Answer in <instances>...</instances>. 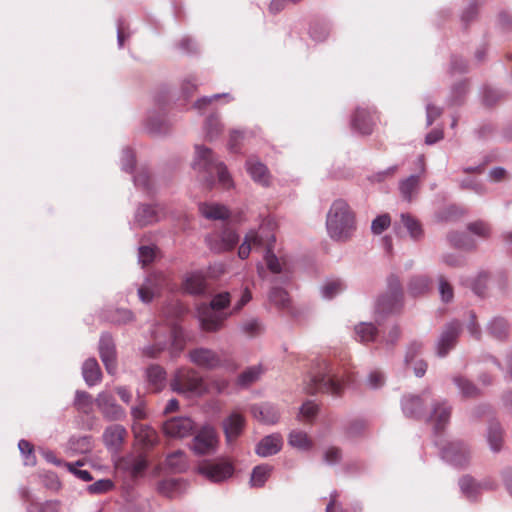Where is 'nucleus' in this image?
Masks as SVG:
<instances>
[{
    "instance_id": "obj_1",
    "label": "nucleus",
    "mask_w": 512,
    "mask_h": 512,
    "mask_svg": "<svg viewBox=\"0 0 512 512\" xmlns=\"http://www.w3.org/2000/svg\"><path fill=\"white\" fill-rule=\"evenodd\" d=\"M275 241L272 223L264 222L258 229L250 230L246 234L238 249V256L244 260L249 257L251 251L263 252L268 269L274 274L281 273L282 265L279 258L273 253Z\"/></svg>"
},
{
    "instance_id": "obj_11",
    "label": "nucleus",
    "mask_w": 512,
    "mask_h": 512,
    "mask_svg": "<svg viewBox=\"0 0 512 512\" xmlns=\"http://www.w3.org/2000/svg\"><path fill=\"white\" fill-rule=\"evenodd\" d=\"M94 402L104 419L108 421H121L126 418L125 409L117 403L111 393L106 391L100 392Z\"/></svg>"
},
{
    "instance_id": "obj_38",
    "label": "nucleus",
    "mask_w": 512,
    "mask_h": 512,
    "mask_svg": "<svg viewBox=\"0 0 512 512\" xmlns=\"http://www.w3.org/2000/svg\"><path fill=\"white\" fill-rule=\"evenodd\" d=\"M199 209L205 218L211 220H224L230 216L229 210L220 204L203 203Z\"/></svg>"
},
{
    "instance_id": "obj_64",
    "label": "nucleus",
    "mask_w": 512,
    "mask_h": 512,
    "mask_svg": "<svg viewBox=\"0 0 512 512\" xmlns=\"http://www.w3.org/2000/svg\"><path fill=\"white\" fill-rule=\"evenodd\" d=\"M27 511L28 512H58L57 505L53 502L31 504L28 507Z\"/></svg>"
},
{
    "instance_id": "obj_44",
    "label": "nucleus",
    "mask_w": 512,
    "mask_h": 512,
    "mask_svg": "<svg viewBox=\"0 0 512 512\" xmlns=\"http://www.w3.org/2000/svg\"><path fill=\"white\" fill-rule=\"evenodd\" d=\"M206 138L209 140L216 139L223 130V125L220 122L218 115L211 114L207 117L204 124Z\"/></svg>"
},
{
    "instance_id": "obj_40",
    "label": "nucleus",
    "mask_w": 512,
    "mask_h": 512,
    "mask_svg": "<svg viewBox=\"0 0 512 512\" xmlns=\"http://www.w3.org/2000/svg\"><path fill=\"white\" fill-rule=\"evenodd\" d=\"M273 471V467L268 464H260L253 468L250 485L254 488L263 487Z\"/></svg>"
},
{
    "instance_id": "obj_36",
    "label": "nucleus",
    "mask_w": 512,
    "mask_h": 512,
    "mask_svg": "<svg viewBox=\"0 0 512 512\" xmlns=\"http://www.w3.org/2000/svg\"><path fill=\"white\" fill-rule=\"evenodd\" d=\"M487 442L493 452H499L503 444V431L498 421L491 420L487 428Z\"/></svg>"
},
{
    "instance_id": "obj_31",
    "label": "nucleus",
    "mask_w": 512,
    "mask_h": 512,
    "mask_svg": "<svg viewBox=\"0 0 512 512\" xmlns=\"http://www.w3.org/2000/svg\"><path fill=\"white\" fill-rule=\"evenodd\" d=\"M470 234L480 235L479 222L469 224L466 233H451L448 238L453 246L457 248L468 249L473 246V241L470 238Z\"/></svg>"
},
{
    "instance_id": "obj_35",
    "label": "nucleus",
    "mask_w": 512,
    "mask_h": 512,
    "mask_svg": "<svg viewBox=\"0 0 512 512\" xmlns=\"http://www.w3.org/2000/svg\"><path fill=\"white\" fill-rule=\"evenodd\" d=\"M459 487L462 495L469 501H476L480 493L478 481L470 475H464L459 479Z\"/></svg>"
},
{
    "instance_id": "obj_62",
    "label": "nucleus",
    "mask_w": 512,
    "mask_h": 512,
    "mask_svg": "<svg viewBox=\"0 0 512 512\" xmlns=\"http://www.w3.org/2000/svg\"><path fill=\"white\" fill-rule=\"evenodd\" d=\"M82 463L80 461H77L75 464L72 463H65V466L68 468V470L73 473L77 478L81 479L82 481L89 482L93 479L92 475L87 470L79 469L78 466H81Z\"/></svg>"
},
{
    "instance_id": "obj_51",
    "label": "nucleus",
    "mask_w": 512,
    "mask_h": 512,
    "mask_svg": "<svg viewBox=\"0 0 512 512\" xmlns=\"http://www.w3.org/2000/svg\"><path fill=\"white\" fill-rule=\"evenodd\" d=\"M127 468L134 477L140 476L148 466L147 459L143 455L132 456L126 461Z\"/></svg>"
},
{
    "instance_id": "obj_50",
    "label": "nucleus",
    "mask_w": 512,
    "mask_h": 512,
    "mask_svg": "<svg viewBox=\"0 0 512 512\" xmlns=\"http://www.w3.org/2000/svg\"><path fill=\"white\" fill-rule=\"evenodd\" d=\"M430 279L427 276L419 275L411 278L409 282V292L414 295H421L428 291L430 286Z\"/></svg>"
},
{
    "instance_id": "obj_34",
    "label": "nucleus",
    "mask_w": 512,
    "mask_h": 512,
    "mask_svg": "<svg viewBox=\"0 0 512 512\" xmlns=\"http://www.w3.org/2000/svg\"><path fill=\"white\" fill-rule=\"evenodd\" d=\"M132 430L137 441L143 446L152 447L156 443V432L150 426L141 423H134Z\"/></svg>"
},
{
    "instance_id": "obj_57",
    "label": "nucleus",
    "mask_w": 512,
    "mask_h": 512,
    "mask_svg": "<svg viewBox=\"0 0 512 512\" xmlns=\"http://www.w3.org/2000/svg\"><path fill=\"white\" fill-rule=\"evenodd\" d=\"M366 421L360 418L353 419L347 424L345 431L350 437L360 435L366 428Z\"/></svg>"
},
{
    "instance_id": "obj_3",
    "label": "nucleus",
    "mask_w": 512,
    "mask_h": 512,
    "mask_svg": "<svg viewBox=\"0 0 512 512\" xmlns=\"http://www.w3.org/2000/svg\"><path fill=\"white\" fill-rule=\"evenodd\" d=\"M326 229L334 241L345 242L352 237L356 229L355 214L344 199L333 201L326 216Z\"/></svg>"
},
{
    "instance_id": "obj_20",
    "label": "nucleus",
    "mask_w": 512,
    "mask_h": 512,
    "mask_svg": "<svg viewBox=\"0 0 512 512\" xmlns=\"http://www.w3.org/2000/svg\"><path fill=\"white\" fill-rule=\"evenodd\" d=\"M99 354L107 373L114 374L117 369L115 343L110 334L104 333L99 340Z\"/></svg>"
},
{
    "instance_id": "obj_23",
    "label": "nucleus",
    "mask_w": 512,
    "mask_h": 512,
    "mask_svg": "<svg viewBox=\"0 0 512 512\" xmlns=\"http://www.w3.org/2000/svg\"><path fill=\"white\" fill-rule=\"evenodd\" d=\"M161 209L149 204H141L135 211L132 225L134 227H145L160 220Z\"/></svg>"
},
{
    "instance_id": "obj_6",
    "label": "nucleus",
    "mask_w": 512,
    "mask_h": 512,
    "mask_svg": "<svg viewBox=\"0 0 512 512\" xmlns=\"http://www.w3.org/2000/svg\"><path fill=\"white\" fill-rule=\"evenodd\" d=\"M305 389L309 394L320 392L339 396L343 390V384L336 377L330 365L323 361L321 367L311 375Z\"/></svg>"
},
{
    "instance_id": "obj_4",
    "label": "nucleus",
    "mask_w": 512,
    "mask_h": 512,
    "mask_svg": "<svg viewBox=\"0 0 512 512\" xmlns=\"http://www.w3.org/2000/svg\"><path fill=\"white\" fill-rule=\"evenodd\" d=\"M154 344L144 348L149 357H157L165 349H169L172 358H177L185 347V337L182 328L175 324L157 326L153 331Z\"/></svg>"
},
{
    "instance_id": "obj_56",
    "label": "nucleus",
    "mask_w": 512,
    "mask_h": 512,
    "mask_svg": "<svg viewBox=\"0 0 512 512\" xmlns=\"http://www.w3.org/2000/svg\"><path fill=\"white\" fill-rule=\"evenodd\" d=\"M439 293L441 300L445 303H449L453 300L454 291L452 285L443 277H439Z\"/></svg>"
},
{
    "instance_id": "obj_19",
    "label": "nucleus",
    "mask_w": 512,
    "mask_h": 512,
    "mask_svg": "<svg viewBox=\"0 0 512 512\" xmlns=\"http://www.w3.org/2000/svg\"><path fill=\"white\" fill-rule=\"evenodd\" d=\"M194 429L193 420L185 416L170 418L163 424L164 434L173 438L187 437L192 434Z\"/></svg>"
},
{
    "instance_id": "obj_12",
    "label": "nucleus",
    "mask_w": 512,
    "mask_h": 512,
    "mask_svg": "<svg viewBox=\"0 0 512 512\" xmlns=\"http://www.w3.org/2000/svg\"><path fill=\"white\" fill-rule=\"evenodd\" d=\"M188 359L197 367L205 370H214L223 366V359L220 354L206 347H197L190 350Z\"/></svg>"
},
{
    "instance_id": "obj_41",
    "label": "nucleus",
    "mask_w": 512,
    "mask_h": 512,
    "mask_svg": "<svg viewBox=\"0 0 512 512\" xmlns=\"http://www.w3.org/2000/svg\"><path fill=\"white\" fill-rule=\"evenodd\" d=\"M400 221L413 240H419L423 236V230L420 222L412 215L408 213H402L400 216Z\"/></svg>"
},
{
    "instance_id": "obj_5",
    "label": "nucleus",
    "mask_w": 512,
    "mask_h": 512,
    "mask_svg": "<svg viewBox=\"0 0 512 512\" xmlns=\"http://www.w3.org/2000/svg\"><path fill=\"white\" fill-rule=\"evenodd\" d=\"M230 301V293L221 292L212 298L209 305H199L197 314L201 328L207 332H215L221 329L227 315L220 313V311L228 307Z\"/></svg>"
},
{
    "instance_id": "obj_43",
    "label": "nucleus",
    "mask_w": 512,
    "mask_h": 512,
    "mask_svg": "<svg viewBox=\"0 0 512 512\" xmlns=\"http://www.w3.org/2000/svg\"><path fill=\"white\" fill-rule=\"evenodd\" d=\"M288 443L294 448L307 451L312 447V441L308 435L300 430H292L288 437Z\"/></svg>"
},
{
    "instance_id": "obj_22",
    "label": "nucleus",
    "mask_w": 512,
    "mask_h": 512,
    "mask_svg": "<svg viewBox=\"0 0 512 512\" xmlns=\"http://www.w3.org/2000/svg\"><path fill=\"white\" fill-rule=\"evenodd\" d=\"M250 412L254 419L265 425L276 424L280 418L279 409L268 402L252 405Z\"/></svg>"
},
{
    "instance_id": "obj_7",
    "label": "nucleus",
    "mask_w": 512,
    "mask_h": 512,
    "mask_svg": "<svg viewBox=\"0 0 512 512\" xmlns=\"http://www.w3.org/2000/svg\"><path fill=\"white\" fill-rule=\"evenodd\" d=\"M170 387L174 392L185 396H200L206 392L202 377L191 368H179L174 373Z\"/></svg>"
},
{
    "instance_id": "obj_53",
    "label": "nucleus",
    "mask_w": 512,
    "mask_h": 512,
    "mask_svg": "<svg viewBox=\"0 0 512 512\" xmlns=\"http://www.w3.org/2000/svg\"><path fill=\"white\" fill-rule=\"evenodd\" d=\"M269 300L278 308L285 309L289 306L290 299L288 293L279 287H273L269 292Z\"/></svg>"
},
{
    "instance_id": "obj_52",
    "label": "nucleus",
    "mask_w": 512,
    "mask_h": 512,
    "mask_svg": "<svg viewBox=\"0 0 512 512\" xmlns=\"http://www.w3.org/2000/svg\"><path fill=\"white\" fill-rule=\"evenodd\" d=\"M69 448L76 453H87L92 448V437L88 435L72 437L69 440Z\"/></svg>"
},
{
    "instance_id": "obj_61",
    "label": "nucleus",
    "mask_w": 512,
    "mask_h": 512,
    "mask_svg": "<svg viewBox=\"0 0 512 512\" xmlns=\"http://www.w3.org/2000/svg\"><path fill=\"white\" fill-rule=\"evenodd\" d=\"M135 165V154L130 148H125L122 151L121 167L123 171L131 173Z\"/></svg>"
},
{
    "instance_id": "obj_54",
    "label": "nucleus",
    "mask_w": 512,
    "mask_h": 512,
    "mask_svg": "<svg viewBox=\"0 0 512 512\" xmlns=\"http://www.w3.org/2000/svg\"><path fill=\"white\" fill-rule=\"evenodd\" d=\"M455 384L459 388V391L463 398L472 399L478 396V388L471 382L462 378H456Z\"/></svg>"
},
{
    "instance_id": "obj_9",
    "label": "nucleus",
    "mask_w": 512,
    "mask_h": 512,
    "mask_svg": "<svg viewBox=\"0 0 512 512\" xmlns=\"http://www.w3.org/2000/svg\"><path fill=\"white\" fill-rule=\"evenodd\" d=\"M218 443L216 429L211 425H204L195 434L191 448L197 455H209L216 452Z\"/></svg>"
},
{
    "instance_id": "obj_13",
    "label": "nucleus",
    "mask_w": 512,
    "mask_h": 512,
    "mask_svg": "<svg viewBox=\"0 0 512 512\" xmlns=\"http://www.w3.org/2000/svg\"><path fill=\"white\" fill-rule=\"evenodd\" d=\"M431 398V389H424L420 395H407L402 398L401 405L405 416L421 419L426 416V402Z\"/></svg>"
},
{
    "instance_id": "obj_8",
    "label": "nucleus",
    "mask_w": 512,
    "mask_h": 512,
    "mask_svg": "<svg viewBox=\"0 0 512 512\" xmlns=\"http://www.w3.org/2000/svg\"><path fill=\"white\" fill-rule=\"evenodd\" d=\"M403 306V291L400 280L397 276L391 275L388 278V290L380 296L376 304V312L379 314H390L400 311Z\"/></svg>"
},
{
    "instance_id": "obj_28",
    "label": "nucleus",
    "mask_w": 512,
    "mask_h": 512,
    "mask_svg": "<svg viewBox=\"0 0 512 512\" xmlns=\"http://www.w3.org/2000/svg\"><path fill=\"white\" fill-rule=\"evenodd\" d=\"M246 169L251 178L262 186H268L270 183L269 171L257 158H249L246 161Z\"/></svg>"
},
{
    "instance_id": "obj_37",
    "label": "nucleus",
    "mask_w": 512,
    "mask_h": 512,
    "mask_svg": "<svg viewBox=\"0 0 512 512\" xmlns=\"http://www.w3.org/2000/svg\"><path fill=\"white\" fill-rule=\"evenodd\" d=\"M420 184L419 175H410L399 183V191L404 200L411 202L418 193Z\"/></svg>"
},
{
    "instance_id": "obj_16",
    "label": "nucleus",
    "mask_w": 512,
    "mask_h": 512,
    "mask_svg": "<svg viewBox=\"0 0 512 512\" xmlns=\"http://www.w3.org/2000/svg\"><path fill=\"white\" fill-rule=\"evenodd\" d=\"M460 331L461 323L458 320H453L445 325L436 344V352L439 357H445L455 347Z\"/></svg>"
},
{
    "instance_id": "obj_21",
    "label": "nucleus",
    "mask_w": 512,
    "mask_h": 512,
    "mask_svg": "<svg viewBox=\"0 0 512 512\" xmlns=\"http://www.w3.org/2000/svg\"><path fill=\"white\" fill-rule=\"evenodd\" d=\"M127 436V430L120 424H112L105 428L102 438L108 450L118 452Z\"/></svg>"
},
{
    "instance_id": "obj_33",
    "label": "nucleus",
    "mask_w": 512,
    "mask_h": 512,
    "mask_svg": "<svg viewBox=\"0 0 512 512\" xmlns=\"http://www.w3.org/2000/svg\"><path fill=\"white\" fill-rule=\"evenodd\" d=\"M82 376L85 383L89 386H95L101 381L100 366L95 358H88L82 365Z\"/></svg>"
},
{
    "instance_id": "obj_2",
    "label": "nucleus",
    "mask_w": 512,
    "mask_h": 512,
    "mask_svg": "<svg viewBox=\"0 0 512 512\" xmlns=\"http://www.w3.org/2000/svg\"><path fill=\"white\" fill-rule=\"evenodd\" d=\"M192 167L200 174L201 179L208 188H212L216 182L224 188L232 186L230 174L224 163L216 157L210 148L204 145H195Z\"/></svg>"
},
{
    "instance_id": "obj_27",
    "label": "nucleus",
    "mask_w": 512,
    "mask_h": 512,
    "mask_svg": "<svg viewBox=\"0 0 512 512\" xmlns=\"http://www.w3.org/2000/svg\"><path fill=\"white\" fill-rule=\"evenodd\" d=\"M169 123L162 111H150L148 113L145 128L153 135H163L169 131Z\"/></svg>"
},
{
    "instance_id": "obj_14",
    "label": "nucleus",
    "mask_w": 512,
    "mask_h": 512,
    "mask_svg": "<svg viewBox=\"0 0 512 512\" xmlns=\"http://www.w3.org/2000/svg\"><path fill=\"white\" fill-rule=\"evenodd\" d=\"M441 456L453 466L464 467L470 460V450L463 441L453 440L441 449Z\"/></svg>"
},
{
    "instance_id": "obj_15",
    "label": "nucleus",
    "mask_w": 512,
    "mask_h": 512,
    "mask_svg": "<svg viewBox=\"0 0 512 512\" xmlns=\"http://www.w3.org/2000/svg\"><path fill=\"white\" fill-rule=\"evenodd\" d=\"M246 426V418L243 413L234 410L222 421L226 443L231 446L243 433Z\"/></svg>"
},
{
    "instance_id": "obj_48",
    "label": "nucleus",
    "mask_w": 512,
    "mask_h": 512,
    "mask_svg": "<svg viewBox=\"0 0 512 512\" xmlns=\"http://www.w3.org/2000/svg\"><path fill=\"white\" fill-rule=\"evenodd\" d=\"M134 185L146 192L147 194H150L153 192V182L151 179V174L147 169H140L137 174L133 178Z\"/></svg>"
},
{
    "instance_id": "obj_59",
    "label": "nucleus",
    "mask_w": 512,
    "mask_h": 512,
    "mask_svg": "<svg viewBox=\"0 0 512 512\" xmlns=\"http://www.w3.org/2000/svg\"><path fill=\"white\" fill-rule=\"evenodd\" d=\"M390 223L391 219L388 214L379 215L372 221L371 230L374 234H381L389 227Z\"/></svg>"
},
{
    "instance_id": "obj_24",
    "label": "nucleus",
    "mask_w": 512,
    "mask_h": 512,
    "mask_svg": "<svg viewBox=\"0 0 512 512\" xmlns=\"http://www.w3.org/2000/svg\"><path fill=\"white\" fill-rule=\"evenodd\" d=\"M164 284V276L160 274L149 275L145 282L138 288L139 299L143 303H150L156 294L160 292Z\"/></svg>"
},
{
    "instance_id": "obj_46",
    "label": "nucleus",
    "mask_w": 512,
    "mask_h": 512,
    "mask_svg": "<svg viewBox=\"0 0 512 512\" xmlns=\"http://www.w3.org/2000/svg\"><path fill=\"white\" fill-rule=\"evenodd\" d=\"M92 405L93 399L88 392L82 390L76 391L74 406L79 412L89 414L92 410Z\"/></svg>"
},
{
    "instance_id": "obj_60",
    "label": "nucleus",
    "mask_w": 512,
    "mask_h": 512,
    "mask_svg": "<svg viewBox=\"0 0 512 512\" xmlns=\"http://www.w3.org/2000/svg\"><path fill=\"white\" fill-rule=\"evenodd\" d=\"M222 97H225L227 98L229 101L233 100V97L228 94V93H221V94H214L212 96H204L202 98H199L195 103H194V108L201 111L203 110L206 106H208L209 104H211L213 101L219 99V98H222Z\"/></svg>"
},
{
    "instance_id": "obj_55",
    "label": "nucleus",
    "mask_w": 512,
    "mask_h": 512,
    "mask_svg": "<svg viewBox=\"0 0 512 512\" xmlns=\"http://www.w3.org/2000/svg\"><path fill=\"white\" fill-rule=\"evenodd\" d=\"M241 331L246 336L252 338L260 335L263 332V326L258 319L252 318L244 321L241 324Z\"/></svg>"
},
{
    "instance_id": "obj_29",
    "label": "nucleus",
    "mask_w": 512,
    "mask_h": 512,
    "mask_svg": "<svg viewBox=\"0 0 512 512\" xmlns=\"http://www.w3.org/2000/svg\"><path fill=\"white\" fill-rule=\"evenodd\" d=\"M182 288L188 294L203 295L207 288L206 279L200 272L188 273L184 278Z\"/></svg>"
},
{
    "instance_id": "obj_32",
    "label": "nucleus",
    "mask_w": 512,
    "mask_h": 512,
    "mask_svg": "<svg viewBox=\"0 0 512 512\" xmlns=\"http://www.w3.org/2000/svg\"><path fill=\"white\" fill-rule=\"evenodd\" d=\"M486 333L495 340L503 341L509 335V324L502 317H494L487 323Z\"/></svg>"
},
{
    "instance_id": "obj_25",
    "label": "nucleus",
    "mask_w": 512,
    "mask_h": 512,
    "mask_svg": "<svg viewBox=\"0 0 512 512\" xmlns=\"http://www.w3.org/2000/svg\"><path fill=\"white\" fill-rule=\"evenodd\" d=\"M283 445V439L280 434L273 433L263 437L255 447V453L260 457H269L277 454Z\"/></svg>"
},
{
    "instance_id": "obj_26",
    "label": "nucleus",
    "mask_w": 512,
    "mask_h": 512,
    "mask_svg": "<svg viewBox=\"0 0 512 512\" xmlns=\"http://www.w3.org/2000/svg\"><path fill=\"white\" fill-rule=\"evenodd\" d=\"M374 121L369 110L363 108H357L352 120L351 127L353 130L363 135H369L372 133Z\"/></svg>"
},
{
    "instance_id": "obj_10",
    "label": "nucleus",
    "mask_w": 512,
    "mask_h": 512,
    "mask_svg": "<svg viewBox=\"0 0 512 512\" xmlns=\"http://www.w3.org/2000/svg\"><path fill=\"white\" fill-rule=\"evenodd\" d=\"M198 471L209 481L219 483L232 477L234 473L233 464L225 459L218 461H207L199 465Z\"/></svg>"
},
{
    "instance_id": "obj_45",
    "label": "nucleus",
    "mask_w": 512,
    "mask_h": 512,
    "mask_svg": "<svg viewBox=\"0 0 512 512\" xmlns=\"http://www.w3.org/2000/svg\"><path fill=\"white\" fill-rule=\"evenodd\" d=\"M355 333L359 342L368 343L375 340L377 329L372 323H360L355 327Z\"/></svg>"
},
{
    "instance_id": "obj_49",
    "label": "nucleus",
    "mask_w": 512,
    "mask_h": 512,
    "mask_svg": "<svg viewBox=\"0 0 512 512\" xmlns=\"http://www.w3.org/2000/svg\"><path fill=\"white\" fill-rule=\"evenodd\" d=\"M345 287L344 282L340 279L329 280L321 287L322 297L325 299H332L344 291Z\"/></svg>"
},
{
    "instance_id": "obj_58",
    "label": "nucleus",
    "mask_w": 512,
    "mask_h": 512,
    "mask_svg": "<svg viewBox=\"0 0 512 512\" xmlns=\"http://www.w3.org/2000/svg\"><path fill=\"white\" fill-rule=\"evenodd\" d=\"M113 482L109 479H100L87 487L91 494H103L111 490Z\"/></svg>"
},
{
    "instance_id": "obj_30",
    "label": "nucleus",
    "mask_w": 512,
    "mask_h": 512,
    "mask_svg": "<svg viewBox=\"0 0 512 512\" xmlns=\"http://www.w3.org/2000/svg\"><path fill=\"white\" fill-rule=\"evenodd\" d=\"M146 378L150 389L155 392L161 391L167 382V374L163 367L152 364L146 369Z\"/></svg>"
},
{
    "instance_id": "obj_18",
    "label": "nucleus",
    "mask_w": 512,
    "mask_h": 512,
    "mask_svg": "<svg viewBox=\"0 0 512 512\" xmlns=\"http://www.w3.org/2000/svg\"><path fill=\"white\" fill-rule=\"evenodd\" d=\"M451 413L452 406L447 400L439 399L432 403V409L427 419L433 425V429L436 433L445 429L450 421Z\"/></svg>"
},
{
    "instance_id": "obj_63",
    "label": "nucleus",
    "mask_w": 512,
    "mask_h": 512,
    "mask_svg": "<svg viewBox=\"0 0 512 512\" xmlns=\"http://www.w3.org/2000/svg\"><path fill=\"white\" fill-rule=\"evenodd\" d=\"M478 15V3L472 1L469 6L464 10L461 16V20L464 25H468L470 22L476 20Z\"/></svg>"
},
{
    "instance_id": "obj_42",
    "label": "nucleus",
    "mask_w": 512,
    "mask_h": 512,
    "mask_svg": "<svg viewBox=\"0 0 512 512\" xmlns=\"http://www.w3.org/2000/svg\"><path fill=\"white\" fill-rule=\"evenodd\" d=\"M261 373L260 366H251L238 376L237 385L240 388H248L260 378Z\"/></svg>"
},
{
    "instance_id": "obj_39",
    "label": "nucleus",
    "mask_w": 512,
    "mask_h": 512,
    "mask_svg": "<svg viewBox=\"0 0 512 512\" xmlns=\"http://www.w3.org/2000/svg\"><path fill=\"white\" fill-rule=\"evenodd\" d=\"M463 172L465 176L460 180V187L464 190H471L478 193L480 186V182L478 180L480 166L463 168Z\"/></svg>"
},
{
    "instance_id": "obj_47",
    "label": "nucleus",
    "mask_w": 512,
    "mask_h": 512,
    "mask_svg": "<svg viewBox=\"0 0 512 512\" xmlns=\"http://www.w3.org/2000/svg\"><path fill=\"white\" fill-rule=\"evenodd\" d=\"M167 466L175 472H182L187 468V458L184 452L177 450L167 456Z\"/></svg>"
},
{
    "instance_id": "obj_17",
    "label": "nucleus",
    "mask_w": 512,
    "mask_h": 512,
    "mask_svg": "<svg viewBox=\"0 0 512 512\" xmlns=\"http://www.w3.org/2000/svg\"><path fill=\"white\" fill-rule=\"evenodd\" d=\"M238 241V234L231 228H225L220 233H213L206 237L207 245L215 253L232 250Z\"/></svg>"
}]
</instances>
